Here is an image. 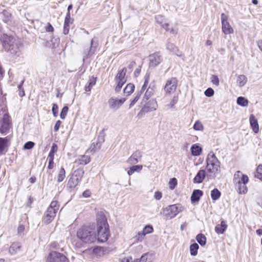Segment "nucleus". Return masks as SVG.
Listing matches in <instances>:
<instances>
[{
  "instance_id": "nucleus-49",
  "label": "nucleus",
  "mask_w": 262,
  "mask_h": 262,
  "mask_svg": "<svg viewBox=\"0 0 262 262\" xmlns=\"http://www.w3.org/2000/svg\"><path fill=\"white\" fill-rule=\"evenodd\" d=\"M243 173L241 171H237L235 172L234 175L233 181L236 184L237 183L238 181H241V177L242 176Z\"/></svg>"
},
{
  "instance_id": "nucleus-20",
  "label": "nucleus",
  "mask_w": 262,
  "mask_h": 262,
  "mask_svg": "<svg viewBox=\"0 0 262 262\" xmlns=\"http://www.w3.org/2000/svg\"><path fill=\"white\" fill-rule=\"evenodd\" d=\"M249 121L251 127L252 128L253 131L255 133H257L259 132V128L257 120L256 119L255 117L254 116V115L251 114L250 115Z\"/></svg>"
},
{
  "instance_id": "nucleus-42",
  "label": "nucleus",
  "mask_w": 262,
  "mask_h": 262,
  "mask_svg": "<svg viewBox=\"0 0 262 262\" xmlns=\"http://www.w3.org/2000/svg\"><path fill=\"white\" fill-rule=\"evenodd\" d=\"M179 97L178 96H174L170 101V103L167 105V106L169 108H172L174 105L178 102Z\"/></svg>"
},
{
  "instance_id": "nucleus-28",
  "label": "nucleus",
  "mask_w": 262,
  "mask_h": 262,
  "mask_svg": "<svg viewBox=\"0 0 262 262\" xmlns=\"http://www.w3.org/2000/svg\"><path fill=\"white\" fill-rule=\"evenodd\" d=\"M191 154L194 156H199L202 152V148L196 144H194L191 147Z\"/></svg>"
},
{
  "instance_id": "nucleus-14",
  "label": "nucleus",
  "mask_w": 262,
  "mask_h": 262,
  "mask_svg": "<svg viewBox=\"0 0 262 262\" xmlns=\"http://www.w3.org/2000/svg\"><path fill=\"white\" fill-rule=\"evenodd\" d=\"M149 64L150 67H156L162 60V57L158 53H154L149 56Z\"/></svg>"
},
{
  "instance_id": "nucleus-19",
  "label": "nucleus",
  "mask_w": 262,
  "mask_h": 262,
  "mask_svg": "<svg viewBox=\"0 0 262 262\" xmlns=\"http://www.w3.org/2000/svg\"><path fill=\"white\" fill-rule=\"evenodd\" d=\"M56 212L54 211L49 210L48 208L43 218V221L46 224H49L54 219Z\"/></svg>"
},
{
  "instance_id": "nucleus-62",
  "label": "nucleus",
  "mask_w": 262,
  "mask_h": 262,
  "mask_svg": "<svg viewBox=\"0 0 262 262\" xmlns=\"http://www.w3.org/2000/svg\"><path fill=\"white\" fill-rule=\"evenodd\" d=\"M162 197V193L160 191H156L154 194V198L157 200H160Z\"/></svg>"
},
{
  "instance_id": "nucleus-53",
  "label": "nucleus",
  "mask_w": 262,
  "mask_h": 262,
  "mask_svg": "<svg viewBox=\"0 0 262 262\" xmlns=\"http://www.w3.org/2000/svg\"><path fill=\"white\" fill-rule=\"evenodd\" d=\"M141 94V93H139L138 92L137 93L136 96L134 98V99L131 101L130 104H129V108H131L139 100V98L140 97Z\"/></svg>"
},
{
  "instance_id": "nucleus-33",
  "label": "nucleus",
  "mask_w": 262,
  "mask_h": 262,
  "mask_svg": "<svg viewBox=\"0 0 262 262\" xmlns=\"http://www.w3.org/2000/svg\"><path fill=\"white\" fill-rule=\"evenodd\" d=\"M221 195L220 191L216 188L213 189L211 192V199L214 201L218 200L220 198Z\"/></svg>"
},
{
  "instance_id": "nucleus-47",
  "label": "nucleus",
  "mask_w": 262,
  "mask_h": 262,
  "mask_svg": "<svg viewBox=\"0 0 262 262\" xmlns=\"http://www.w3.org/2000/svg\"><path fill=\"white\" fill-rule=\"evenodd\" d=\"M153 95V90L152 89H149V88L147 89L145 93L144 96L143 97V99L147 100L152 95Z\"/></svg>"
},
{
  "instance_id": "nucleus-24",
  "label": "nucleus",
  "mask_w": 262,
  "mask_h": 262,
  "mask_svg": "<svg viewBox=\"0 0 262 262\" xmlns=\"http://www.w3.org/2000/svg\"><path fill=\"white\" fill-rule=\"evenodd\" d=\"M91 160L90 157L88 155H83L76 160L75 163L80 165H85L88 164Z\"/></svg>"
},
{
  "instance_id": "nucleus-61",
  "label": "nucleus",
  "mask_w": 262,
  "mask_h": 262,
  "mask_svg": "<svg viewBox=\"0 0 262 262\" xmlns=\"http://www.w3.org/2000/svg\"><path fill=\"white\" fill-rule=\"evenodd\" d=\"M240 180L242 183L247 184L249 182V178L247 175L243 174Z\"/></svg>"
},
{
  "instance_id": "nucleus-34",
  "label": "nucleus",
  "mask_w": 262,
  "mask_h": 262,
  "mask_svg": "<svg viewBox=\"0 0 262 262\" xmlns=\"http://www.w3.org/2000/svg\"><path fill=\"white\" fill-rule=\"evenodd\" d=\"M66 177V171L63 167H61L57 176V182L60 183L63 181Z\"/></svg>"
},
{
  "instance_id": "nucleus-63",
  "label": "nucleus",
  "mask_w": 262,
  "mask_h": 262,
  "mask_svg": "<svg viewBox=\"0 0 262 262\" xmlns=\"http://www.w3.org/2000/svg\"><path fill=\"white\" fill-rule=\"evenodd\" d=\"M46 31L48 32H52L54 31V28L50 23H48L47 26L46 27Z\"/></svg>"
},
{
  "instance_id": "nucleus-16",
  "label": "nucleus",
  "mask_w": 262,
  "mask_h": 262,
  "mask_svg": "<svg viewBox=\"0 0 262 262\" xmlns=\"http://www.w3.org/2000/svg\"><path fill=\"white\" fill-rule=\"evenodd\" d=\"M10 138H0V154H3L4 150L10 146Z\"/></svg>"
},
{
  "instance_id": "nucleus-5",
  "label": "nucleus",
  "mask_w": 262,
  "mask_h": 262,
  "mask_svg": "<svg viewBox=\"0 0 262 262\" xmlns=\"http://www.w3.org/2000/svg\"><path fill=\"white\" fill-rule=\"evenodd\" d=\"M127 72L126 68H123L121 70H119L116 75L115 80L117 83L115 91L119 92L120 91L121 88L123 84L126 82V77L125 75Z\"/></svg>"
},
{
  "instance_id": "nucleus-37",
  "label": "nucleus",
  "mask_w": 262,
  "mask_h": 262,
  "mask_svg": "<svg viewBox=\"0 0 262 262\" xmlns=\"http://www.w3.org/2000/svg\"><path fill=\"white\" fill-rule=\"evenodd\" d=\"M96 84V79L94 78H91L89 81L88 85L85 86V90L86 92H90L92 88Z\"/></svg>"
},
{
  "instance_id": "nucleus-52",
  "label": "nucleus",
  "mask_w": 262,
  "mask_h": 262,
  "mask_svg": "<svg viewBox=\"0 0 262 262\" xmlns=\"http://www.w3.org/2000/svg\"><path fill=\"white\" fill-rule=\"evenodd\" d=\"M24 82V80H23L21 83H20L18 85V95L21 97H23L25 95V91L24 89L22 88V85L23 84Z\"/></svg>"
},
{
  "instance_id": "nucleus-40",
  "label": "nucleus",
  "mask_w": 262,
  "mask_h": 262,
  "mask_svg": "<svg viewBox=\"0 0 262 262\" xmlns=\"http://www.w3.org/2000/svg\"><path fill=\"white\" fill-rule=\"evenodd\" d=\"M199 245L196 243H194L190 245V251L191 255H196L198 253Z\"/></svg>"
},
{
  "instance_id": "nucleus-41",
  "label": "nucleus",
  "mask_w": 262,
  "mask_h": 262,
  "mask_svg": "<svg viewBox=\"0 0 262 262\" xmlns=\"http://www.w3.org/2000/svg\"><path fill=\"white\" fill-rule=\"evenodd\" d=\"M49 210L54 211L55 212H57L59 209V205L58 203L56 201H53L50 206L48 207Z\"/></svg>"
},
{
  "instance_id": "nucleus-2",
  "label": "nucleus",
  "mask_w": 262,
  "mask_h": 262,
  "mask_svg": "<svg viewBox=\"0 0 262 262\" xmlns=\"http://www.w3.org/2000/svg\"><path fill=\"white\" fill-rule=\"evenodd\" d=\"M207 177L209 179L215 178L220 172V162L213 152L208 154L206 159Z\"/></svg>"
},
{
  "instance_id": "nucleus-27",
  "label": "nucleus",
  "mask_w": 262,
  "mask_h": 262,
  "mask_svg": "<svg viewBox=\"0 0 262 262\" xmlns=\"http://www.w3.org/2000/svg\"><path fill=\"white\" fill-rule=\"evenodd\" d=\"M79 182L77 180L71 176L68 182L67 187L71 189H74Z\"/></svg>"
},
{
  "instance_id": "nucleus-38",
  "label": "nucleus",
  "mask_w": 262,
  "mask_h": 262,
  "mask_svg": "<svg viewBox=\"0 0 262 262\" xmlns=\"http://www.w3.org/2000/svg\"><path fill=\"white\" fill-rule=\"evenodd\" d=\"M135 86L132 83H128L124 89V93L130 95L134 91Z\"/></svg>"
},
{
  "instance_id": "nucleus-60",
  "label": "nucleus",
  "mask_w": 262,
  "mask_h": 262,
  "mask_svg": "<svg viewBox=\"0 0 262 262\" xmlns=\"http://www.w3.org/2000/svg\"><path fill=\"white\" fill-rule=\"evenodd\" d=\"M58 109V105L54 103L53 104L52 111L53 112V114L54 116H55V117H56L57 116Z\"/></svg>"
},
{
  "instance_id": "nucleus-30",
  "label": "nucleus",
  "mask_w": 262,
  "mask_h": 262,
  "mask_svg": "<svg viewBox=\"0 0 262 262\" xmlns=\"http://www.w3.org/2000/svg\"><path fill=\"white\" fill-rule=\"evenodd\" d=\"M246 184L242 183L241 181H238L236 185L238 187V193L245 194L247 192V187L246 185Z\"/></svg>"
},
{
  "instance_id": "nucleus-17",
  "label": "nucleus",
  "mask_w": 262,
  "mask_h": 262,
  "mask_svg": "<svg viewBox=\"0 0 262 262\" xmlns=\"http://www.w3.org/2000/svg\"><path fill=\"white\" fill-rule=\"evenodd\" d=\"M166 48L169 51L172 52L178 56L181 57L182 59L184 60V55L180 53L177 47H176L174 44L168 42L166 45Z\"/></svg>"
},
{
  "instance_id": "nucleus-50",
  "label": "nucleus",
  "mask_w": 262,
  "mask_h": 262,
  "mask_svg": "<svg viewBox=\"0 0 262 262\" xmlns=\"http://www.w3.org/2000/svg\"><path fill=\"white\" fill-rule=\"evenodd\" d=\"M68 110L69 108L67 106H65L62 108L60 114V117L61 119H64L66 118Z\"/></svg>"
},
{
  "instance_id": "nucleus-13",
  "label": "nucleus",
  "mask_w": 262,
  "mask_h": 262,
  "mask_svg": "<svg viewBox=\"0 0 262 262\" xmlns=\"http://www.w3.org/2000/svg\"><path fill=\"white\" fill-rule=\"evenodd\" d=\"M97 47V41H95L93 39L91 40V46L90 49H85L83 51V60L85 59L88 58L89 57L92 56L95 51V50Z\"/></svg>"
},
{
  "instance_id": "nucleus-8",
  "label": "nucleus",
  "mask_w": 262,
  "mask_h": 262,
  "mask_svg": "<svg viewBox=\"0 0 262 262\" xmlns=\"http://www.w3.org/2000/svg\"><path fill=\"white\" fill-rule=\"evenodd\" d=\"M181 209L176 205H169L164 210V214L167 220L174 217L180 212Z\"/></svg>"
},
{
  "instance_id": "nucleus-7",
  "label": "nucleus",
  "mask_w": 262,
  "mask_h": 262,
  "mask_svg": "<svg viewBox=\"0 0 262 262\" xmlns=\"http://www.w3.org/2000/svg\"><path fill=\"white\" fill-rule=\"evenodd\" d=\"M222 30L226 35L233 33L234 30L228 21V16L225 13L221 14Z\"/></svg>"
},
{
  "instance_id": "nucleus-22",
  "label": "nucleus",
  "mask_w": 262,
  "mask_h": 262,
  "mask_svg": "<svg viewBox=\"0 0 262 262\" xmlns=\"http://www.w3.org/2000/svg\"><path fill=\"white\" fill-rule=\"evenodd\" d=\"M203 191L199 189L194 190L191 196V201L192 203L198 202L201 196L203 195Z\"/></svg>"
},
{
  "instance_id": "nucleus-64",
  "label": "nucleus",
  "mask_w": 262,
  "mask_h": 262,
  "mask_svg": "<svg viewBox=\"0 0 262 262\" xmlns=\"http://www.w3.org/2000/svg\"><path fill=\"white\" fill-rule=\"evenodd\" d=\"M131 257H124L120 259V262H132Z\"/></svg>"
},
{
  "instance_id": "nucleus-56",
  "label": "nucleus",
  "mask_w": 262,
  "mask_h": 262,
  "mask_svg": "<svg viewBox=\"0 0 262 262\" xmlns=\"http://www.w3.org/2000/svg\"><path fill=\"white\" fill-rule=\"evenodd\" d=\"M47 159L49 161V165L48 168L50 169H51L54 167V158L48 156Z\"/></svg>"
},
{
  "instance_id": "nucleus-45",
  "label": "nucleus",
  "mask_w": 262,
  "mask_h": 262,
  "mask_svg": "<svg viewBox=\"0 0 262 262\" xmlns=\"http://www.w3.org/2000/svg\"><path fill=\"white\" fill-rule=\"evenodd\" d=\"M57 149H58L57 145L56 144L53 143L51 149L50 151L49 152L48 156L54 158V154L57 152Z\"/></svg>"
},
{
  "instance_id": "nucleus-6",
  "label": "nucleus",
  "mask_w": 262,
  "mask_h": 262,
  "mask_svg": "<svg viewBox=\"0 0 262 262\" xmlns=\"http://www.w3.org/2000/svg\"><path fill=\"white\" fill-rule=\"evenodd\" d=\"M46 262H69V260L62 253L52 251L47 256Z\"/></svg>"
},
{
  "instance_id": "nucleus-15",
  "label": "nucleus",
  "mask_w": 262,
  "mask_h": 262,
  "mask_svg": "<svg viewBox=\"0 0 262 262\" xmlns=\"http://www.w3.org/2000/svg\"><path fill=\"white\" fill-rule=\"evenodd\" d=\"M142 157V153L139 150L134 152L127 160V162L130 164L137 163Z\"/></svg>"
},
{
  "instance_id": "nucleus-11",
  "label": "nucleus",
  "mask_w": 262,
  "mask_h": 262,
  "mask_svg": "<svg viewBox=\"0 0 262 262\" xmlns=\"http://www.w3.org/2000/svg\"><path fill=\"white\" fill-rule=\"evenodd\" d=\"M125 100L126 99L124 98L118 99L112 97L108 101L109 107L111 109L117 110L124 103Z\"/></svg>"
},
{
  "instance_id": "nucleus-3",
  "label": "nucleus",
  "mask_w": 262,
  "mask_h": 262,
  "mask_svg": "<svg viewBox=\"0 0 262 262\" xmlns=\"http://www.w3.org/2000/svg\"><path fill=\"white\" fill-rule=\"evenodd\" d=\"M77 237L85 243H94L97 239L93 226H83L77 231Z\"/></svg>"
},
{
  "instance_id": "nucleus-32",
  "label": "nucleus",
  "mask_w": 262,
  "mask_h": 262,
  "mask_svg": "<svg viewBox=\"0 0 262 262\" xmlns=\"http://www.w3.org/2000/svg\"><path fill=\"white\" fill-rule=\"evenodd\" d=\"M20 245L19 243H13L9 248V251L12 254H15L20 249Z\"/></svg>"
},
{
  "instance_id": "nucleus-43",
  "label": "nucleus",
  "mask_w": 262,
  "mask_h": 262,
  "mask_svg": "<svg viewBox=\"0 0 262 262\" xmlns=\"http://www.w3.org/2000/svg\"><path fill=\"white\" fill-rule=\"evenodd\" d=\"M148 81H149V75H146L145 77V81L144 82V84H143V86H142L141 90L140 91H138L139 93H141V95L146 90H147L146 88L147 86Z\"/></svg>"
},
{
  "instance_id": "nucleus-46",
  "label": "nucleus",
  "mask_w": 262,
  "mask_h": 262,
  "mask_svg": "<svg viewBox=\"0 0 262 262\" xmlns=\"http://www.w3.org/2000/svg\"><path fill=\"white\" fill-rule=\"evenodd\" d=\"M169 24L165 22L161 27L172 34H177V32L173 28H169Z\"/></svg>"
},
{
  "instance_id": "nucleus-18",
  "label": "nucleus",
  "mask_w": 262,
  "mask_h": 262,
  "mask_svg": "<svg viewBox=\"0 0 262 262\" xmlns=\"http://www.w3.org/2000/svg\"><path fill=\"white\" fill-rule=\"evenodd\" d=\"M206 176H207V171L205 170H200L197 173L196 175L193 179V183H202Z\"/></svg>"
},
{
  "instance_id": "nucleus-25",
  "label": "nucleus",
  "mask_w": 262,
  "mask_h": 262,
  "mask_svg": "<svg viewBox=\"0 0 262 262\" xmlns=\"http://www.w3.org/2000/svg\"><path fill=\"white\" fill-rule=\"evenodd\" d=\"M247 82V78L244 75H239L237 76L236 83L239 87L244 86Z\"/></svg>"
},
{
  "instance_id": "nucleus-1",
  "label": "nucleus",
  "mask_w": 262,
  "mask_h": 262,
  "mask_svg": "<svg viewBox=\"0 0 262 262\" xmlns=\"http://www.w3.org/2000/svg\"><path fill=\"white\" fill-rule=\"evenodd\" d=\"M97 239L99 242L104 243L107 241L109 236L108 225L105 216L102 213L97 215Z\"/></svg>"
},
{
  "instance_id": "nucleus-36",
  "label": "nucleus",
  "mask_w": 262,
  "mask_h": 262,
  "mask_svg": "<svg viewBox=\"0 0 262 262\" xmlns=\"http://www.w3.org/2000/svg\"><path fill=\"white\" fill-rule=\"evenodd\" d=\"M237 103L242 106H246L248 104V101L243 97H239L237 99Z\"/></svg>"
},
{
  "instance_id": "nucleus-44",
  "label": "nucleus",
  "mask_w": 262,
  "mask_h": 262,
  "mask_svg": "<svg viewBox=\"0 0 262 262\" xmlns=\"http://www.w3.org/2000/svg\"><path fill=\"white\" fill-rule=\"evenodd\" d=\"M193 128L195 130H203L204 127L202 123L200 121H196L194 125Z\"/></svg>"
},
{
  "instance_id": "nucleus-54",
  "label": "nucleus",
  "mask_w": 262,
  "mask_h": 262,
  "mask_svg": "<svg viewBox=\"0 0 262 262\" xmlns=\"http://www.w3.org/2000/svg\"><path fill=\"white\" fill-rule=\"evenodd\" d=\"M177 180L176 178H172L170 179L169 182V188L171 189H174V187L177 185Z\"/></svg>"
},
{
  "instance_id": "nucleus-59",
  "label": "nucleus",
  "mask_w": 262,
  "mask_h": 262,
  "mask_svg": "<svg viewBox=\"0 0 262 262\" xmlns=\"http://www.w3.org/2000/svg\"><path fill=\"white\" fill-rule=\"evenodd\" d=\"M139 260L141 262H150V259L148 258V255L147 254L142 255Z\"/></svg>"
},
{
  "instance_id": "nucleus-57",
  "label": "nucleus",
  "mask_w": 262,
  "mask_h": 262,
  "mask_svg": "<svg viewBox=\"0 0 262 262\" xmlns=\"http://www.w3.org/2000/svg\"><path fill=\"white\" fill-rule=\"evenodd\" d=\"M205 95L207 97H211L214 95V91L212 88H208L205 91Z\"/></svg>"
},
{
  "instance_id": "nucleus-4",
  "label": "nucleus",
  "mask_w": 262,
  "mask_h": 262,
  "mask_svg": "<svg viewBox=\"0 0 262 262\" xmlns=\"http://www.w3.org/2000/svg\"><path fill=\"white\" fill-rule=\"evenodd\" d=\"M23 45L19 39L14 40L9 47L5 48L12 55L19 57L21 54Z\"/></svg>"
},
{
  "instance_id": "nucleus-21",
  "label": "nucleus",
  "mask_w": 262,
  "mask_h": 262,
  "mask_svg": "<svg viewBox=\"0 0 262 262\" xmlns=\"http://www.w3.org/2000/svg\"><path fill=\"white\" fill-rule=\"evenodd\" d=\"M158 107L157 102L155 99H151L148 102L145 106L147 112H152L157 110Z\"/></svg>"
},
{
  "instance_id": "nucleus-10",
  "label": "nucleus",
  "mask_w": 262,
  "mask_h": 262,
  "mask_svg": "<svg viewBox=\"0 0 262 262\" xmlns=\"http://www.w3.org/2000/svg\"><path fill=\"white\" fill-rule=\"evenodd\" d=\"M11 128V124L10 117L7 114H5L2 121V124L0 127V133L2 134H6Z\"/></svg>"
},
{
  "instance_id": "nucleus-31",
  "label": "nucleus",
  "mask_w": 262,
  "mask_h": 262,
  "mask_svg": "<svg viewBox=\"0 0 262 262\" xmlns=\"http://www.w3.org/2000/svg\"><path fill=\"white\" fill-rule=\"evenodd\" d=\"M2 18L4 21L6 23L11 21L12 15L11 14L7 11L4 10L2 12Z\"/></svg>"
},
{
  "instance_id": "nucleus-48",
  "label": "nucleus",
  "mask_w": 262,
  "mask_h": 262,
  "mask_svg": "<svg viewBox=\"0 0 262 262\" xmlns=\"http://www.w3.org/2000/svg\"><path fill=\"white\" fill-rule=\"evenodd\" d=\"M142 233H144V235L147 234L151 233L153 231V228L151 226L147 225L141 231Z\"/></svg>"
},
{
  "instance_id": "nucleus-39",
  "label": "nucleus",
  "mask_w": 262,
  "mask_h": 262,
  "mask_svg": "<svg viewBox=\"0 0 262 262\" xmlns=\"http://www.w3.org/2000/svg\"><path fill=\"white\" fill-rule=\"evenodd\" d=\"M144 233H142V231L139 232L137 235L133 237L134 242H141L144 238Z\"/></svg>"
},
{
  "instance_id": "nucleus-29",
  "label": "nucleus",
  "mask_w": 262,
  "mask_h": 262,
  "mask_svg": "<svg viewBox=\"0 0 262 262\" xmlns=\"http://www.w3.org/2000/svg\"><path fill=\"white\" fill-rule=\"evenodd\" d=\"M84 172L83 169H78L74 172L73 174L72 175V177L75 178L79 182H80L84 174Z\"/></svg>"
},
{
  "instance_id": "nucleus-58",
  "label": "nucleus",
  "mask_w": 262,
  "mask_h": 262,
  "mask_svg": "<svg viewBox=\"0 0 262 262\" xmlns=\"http://www.w3.org/2000/svg\"><path fill=\"white\" fill-rule=\"evenodd\" d=\"M211 82L216 86L219 85V79L216 75H212L211 76Z\"/></svg>"
},
{
  "instance_id": "nucleus-12",
  "label": "nucleus",
  "mask_w": 262,
  "mask_h": 262,
  "mask_svg": "<svg viewBox=\"0 0 262 262\" xmlns=\"http://www.w3.org/2000/svg\"><path fill=\"white\" fill-rule=\"evenodd\" d=\"M17 39L11 36L8 35L7 34L0 32V40L3 43V46L5 49L9 47V45L13 42L14 40H17Z\"/></svg>"
},
{
  "instance_id": "nucleus-55",
  "label": "nucleus",
  "mask_w": 262,
  "mask_h": 262,
  "mask_svg": "<svg viewBox=\"0 0 262 262\" xmlns=\"http://www.w3.org/2000/svg\"><path fill=\"white\" fill-rule=\"evenodd\" d=\"M34 145L35 144L34 142L32 141H28L25 144L24 148L26 149H30L34 147Z\"/></svg>"
},
{
  "instance_id": "nucleus-23",
  "label": "nucleus",
  "mask_w": 262,
  "mask_h": 262,
  "mask_svg": "<svg viewBox=\"0 0 262 262\" xmlns=\"http://www.w3.org/2000/svg\"><path fill=\"white\" fill-rule=\"evenodd\" d=\"M227 225L225 221H222L221 224H219L215 227V231L217 234H223L227 229Z\"/></svg>"
},
{
  "instance_id": "nucleus-51",
  "label": "nucleus",
  "mask_w": 262,
  "mask_h": 262,
  "mask_svg": "<svg viewBox=\"0 0 262 262\" xmlns=\"http://www.w3.org/2000/svg\"><path fill=\"white\" fill-rule=\"evenodd\" d=\"M155 19H156L157 23L160 24L161 26H162V25H163L165 23L164 18L163 17V16L162 15H157L155 17Z\"/></svg>"
},
{
  "instance_id": "nucleus-9",
  "label": "nucleus",
  "mask_w": 262,
  "mask_h": 262,
  "mask_svg": "<svg viewBox=\"0 0 262 262\" xmlns=\"http://www.w3.org/2000/svg\"><path fill=\"white\" fill-rule=\"evenodd\" d=\"M178 80L175 77H171L167 80L164 86V91L166 94L174 92L177 88Z\"/></svg>"
},
{
  "instance_id": "nucleus-26",
  "label": "nucleus",
  "mask_w": 262,
  "mask_h": 262,
  "mask_svg": "<svg viewBox=\"0 0 262 262\" xmlns=\"http://www.w3.org/2000/svg\"><path fill=\"white\" fill-rule=\"evenodd\" d=\"M142 167L143 166L141 165L132 166L129 168L127 174L129 176H130L135 172H139L142 170Z\"/></svg>"
},
{
  "instance_id": "nucleus-35",
  "label": "nucleus",
  "mask_w": 262,
  "mask_h": 262,
  "mask_svg": "<svg viewBox=\"0 0 262 262\" xmlns=\"http://www.w3.org/2000/svg\"><path fill=\"white\" fill-rule=\"evenodd\" d=\"M196 239L201 246H204L206 243V238L202 234H199L196 237Z\"/></svg>"
}]
</instances>
